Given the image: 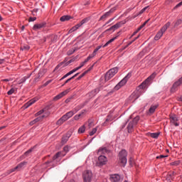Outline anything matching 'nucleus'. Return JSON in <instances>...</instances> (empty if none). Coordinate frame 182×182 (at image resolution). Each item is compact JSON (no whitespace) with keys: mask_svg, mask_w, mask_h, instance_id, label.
Segmentation results:
<instances>
[{"mask_svg":"<svg viewBox=\"0 0 182 182\" xmlns=\"http://www.w3.org/2000/svg\"><path fill=\"white\" fill-rule=\"evenodd\" d=\"M154 77H156V73H153L146 80H145L141 83V85L139 86V90H136L131 95V96L129 97L130 100H132V102L137 100V99H139V97H140V96L141 95V92H143V89H146V86H147L150 81L153 80Z\"/></svg>","mask_w":182,"mask_h":182,"instance_id":"1","label":"nucleus"},{"mask_svg":"<svg viewBox=\"0 0 182 182\" xmlns=\"http://www.w3.org/2000/svg\"><path fill=\"white\" fill-rule=\"evenodd\" d=\"M117 37H114L112 39H110L109 41H108L103 46H97L93 51V53L90 55L85 60L84 62L80 63V65L79 67H77L75 68H74L73 70H75V72H77V70H79V69H82V68H83V66H85V64L87 63V62H89V60H90V59L95 58L96 56V53H97V51L100 50V49H102V48H106V46L110 45V43H112V42H114L115 39Z\"/></svg>","mask_w":182,"mask_h":182,"instance_id":"2","label":"nucleus"},{"mask_svg":"<svg viewBox=\"0 0 182 182\" xmlns=\"http://www.w3.org/2000/svg\"><path fill=\"white\" fill-rule=\"evenodd\" d=\"M84 107H85V104L76 107L75 108V110L73 111H70L67 112L60 119L58 120L57 124H63V123H65L66 120H68V119H70V117H72V116H73L75 113H77V112H79V110H80V109L83 108Z\"/></svg>","mask_w":182,"mask_h":182,"instance_id":"3","label":"nucleus"},{"mask_svg":"<svg viewBox=\"0 0 182 182\" xmlns=\"http://www.w3.org/2000/svg\"><path fill=\"white\" fill-rule=\"evenodd\" d=\"M119 161L123 167L127 164V151L122 149L119 154Z\"/></svg>","mask_w":182,"mask_h":182,"instance_id":"4","label":"nucleus"},{"mask_svg":"<svg viewBox=\"0 0 182 182\" xmlns=\"http://www.w3.org/2000/svg\"><path fill=\"white\" fill-rule=\"evenodd\" d=\"M170 22L166 23L161 28V30L157 33V34L154 37V40L155 41H159V39H160V38H161V36H163L164 32H166V31H167V29H168V28H170Z\"/></svg>","mask_w":182,"mask_h":182,"instance_id":"5","label":"nucleus"},{"mask_svg":"<svg viewBox=\"0 0 182 182\" xmlns=\"http://www.w3.org/2000/svg\"><path fill=\"white\" fill-rule=\"evenodd\" d=\"M119 72V68L117 67L113 68L110 69L107 73L105 74V80L106 82L110 80L116 73Z\"/></svg>","mask_w":182,"mask_h":182,"instance_id":"6","label":"nucleus"},{"mask_svg":"<svg viewBox=\"0 0 182 182\" xmlns=\"http://www.w3.org/2000/svg\"><path fill=\"white\" fill-rule=\"evenodd\" d=\"M130 77H132V73H128V74L123 78V80H122L114 87V90H119V89H120V87H122V86H124V85H126V83H127V81L129 80V79H130Z\"/></svg>","mask_w":182,"mask_h":182,"instance_id":"7","label":"nucleus"},{"mask_svg":"<svg viewBox=\"0 0 182 182\" xmlns=\"http://www.w3.org/2000/svg\"><path fill=\"white\" fill-rule=\"evenodd\" d=\"M92 178H93V173L90 170H87L83 172V182H92Z\"/></svg>","mask_w":182,"mask_h":182,"instance_id":"8","label":"nucleus"},{"mask_svg":"<svg viewBox=\"0 0 182 182\" xmlns=\"http://www.w3.org/2000/svg\"><path fill=\"white\" fill-rule=\"evenodd\" d=\"M140 120V117L136 116L135 117L132 122H130L127 126V130H128V133H132V132H133V127L136 126V124H137V123H139V121Z\"/></svg>","mask_w":182,"mask_h":182,"instance_id":"9","label":"nucleus"},{"mask_svg":"<svg viewBox=\"0 0 182 182\" xmlns=\"http://www.w3.org/2000/svg\"><path fill=\"white\" fill-rule=\"evenodd\" d=\"M26 164H28L27 161L21 162L15 168L10 169L9 171L8 174H11V173H14V171H19V170H21V168H23V167H25V166H26Z\"/></svg>","mask_w":182,"mask_h":182,"instance_id":"10","label":"nucleus"},{"mask_svg":"<svg viewBox=\"0 0 182 182\" xmlns=\"http://www.w3.org/2000/svg\"><path fill=\"white\" fill-rule=\"evenodd\" d=\"M122 25H124V22L121 21L119 23H117L115 25L111 26L109 28H108L107 30V32H109L110 31H112L113 32H114L116 31V29H119V28L122 27Z\"/></svg>","mask_w":182,"mask_h":182,"instance_id":"11","label":"nucleus"},{"mask_svg":"<svg viewBox=\"0 0 182 182\" xmlns=\"http://www.w3.org/2000/svg\"><path fill=\"white\" fill-rule=\"evenodd\" d=\"M110 181L112 182H122L123 178L120 177L119 174H114L110 176Z\"/></svg>","mask_w":182,"mask_h":182,"instance_id":"12","label":"nucleus"},{"mask_svg":"<svg viewBox=\"0 0 182 182\" xmlns=\"http://www.w3.org/2000/svg\"><path fill=\"white\" fill-rule=\"evenodd\" d=\"M72 133H73L72 131H68L67 134L63 136L62 141H61V143L63 144H65L69 140V139H70V136H72Z\"/></svg>","mask_w":182,"mask_h":182,"instance_id":"13","label":"nucleus"},{"mask_svg":"<svg viewBox=\"0 0 182 182\" xmlns=\"http://www.w3.org/2000/svg\"><path fill=\"white\" fill-rule=\"evenodd\" d=\"M69 92H70V88L65 90L59 95H56L54 97V100H59V99H62V97H63V96H66V95H68Z\"/></svg>","mask_w":182,"mask_h":182,"instance_id":"14","label":"nucleus"},{"mask_svg":"<svg viewBox=\"0 0 182 182\" xmlns=\"http://www.w3.org/2000/svg\"><path fill=\"white\" fill-rule=\"evenodd\" d=\"M170 120H171V124H173V126H179L180 124H178V118H177V116L176 115H171L170 116Z\"/></svg>","mask_w":182,"mask_h":182,"instance_id":"15","label":"nucleus"},{"mask_svg":"<svg viewBox=\"0 0 182 182\" xmlns=\"http://www.w3.org/2000/svg\"><path fill=\"white\" fill-rule=\"evenodd\" d=\"M38 100H39V97H38L31 99L24 105L25 109H28V107H29L30 106H32V105H33V103H35L36 102H38Z\"/></svg>","mask_w":182,"mask_h":182,"instance_id":"16","label":"nucleus"},{"mask_svg":"<svg viewBox=\"0 0 182 182\" xmlns=\"http://www.w3.org/2000/svg\"><path fill=\"white\" fill-rule=\"evenodd\" d=\"M106 163H107V158L106 156L101 155L98 157V164L100 166H105Z\"/></svg>","mask_w":182,"mask_h":182,"instance_id":"17","label":"nucleus"},{"mask_svg":"<svg viewBox=\"0 0 182 182\" xmlns=\"http://www.w3.org/2000/svg\"><path fill=\"white\" fill-rule=\"evenodd\" d=\"M180 85H182V77L178 80V81L176 82L172 88H171V92H174V90H176V87H178V86H180Z\"/></svg>","mask_w":182,"mask_h":182,"instance_id":"18","label":"nucleus"},{"mask_svg":"<svg viewBox=\"0 0 182 182\" xmlns=\"http://www.w3.org/2000/svg\"><path fill=\"white\" fill-rule=\"evenodd\" d=\"M45 23H41L39 24H35L33 27V31H38L39 29H42V28H43L45 26Z\"/></svg>","mask_w":182,"mask_h":182,"instance_id":"19","label":"nucleus"},{"mask_svg":"<svg viewBox=\"0 0 182 182\" xmlns=\"http://www.w3.org/2000/svg\"><path fill=\"white\" fill-rule=\"evenodd\" d=\"M43 117H45V116H41V117H38L36 119H35L34 120L31 121L30 122V125L31 126H33V124H35V123H38V122H41V120H42V119H43Z\"/></svg>","mask_w":182,"mask_h":182,"instance_id":"20","label":"nucleus"},{"mask_svg":"<svg viewBox=\"0 0 182 182\" xmlns=\"http://www.w3.org/2000/svg\"><path fill=\"white\" fill-rule=\"evenodd\" d=\"M82 26V24L79 23L78 24L75 25L74 27H73L71 29L69 30L68 33H72V32H75V31H77L79 28Z\"/></svg>","mask_w":182,"mask_h":182,"instance_id":"21","label":"nucleus"},{"mask_svg":"<svg viewBox=\"0 0 182 182\" xmlns=\"http://www.w3.org/2000/svg\"><path fill=\"white\" fill-rule=\"evenodd\" d=\"M72 19V16H63L60 17V21L61 22H66V21H70Z\"/></svg>","mask_w":182,"mask_h":182,"instance_id":"22","label":"nucleus"},{"mask_svg":"<svg viewBox=\"0 0 182 182\" xmlns=\"http://www.w3.org/2000/svg\"><path fill=\"white\" fill-rule=\"evenodd\" d=\"M157 107H159V105H155L151 106V107L149 108V113H151V114H152V113H154V112H156V109H157Z\"/></svg>","mask_w":182,"mask_h":182,"instance_id":"23","label":"nucleus"},{"mask_svg":"<svg viewBox=\"0 0 182 182\" xmlns=\"http://www.w3.org/2000/svg\"><path fill=\"white\" fill-rule=\"evenodd\" d=\"M149 136L150 137H152V139H158L159 136H160V133L157 132V133H150L149 134Z\"/></svg>","mask_w":182,"mask_h":182,"instance_id":"24","label":"nucleus"},{"mask_svg":"<svg viewBox=\"0 0 182 182\" xmlns=\"http://www.w3.org/2000/svg\"><path fill=\"white\" fill-rule=\"evenodd\" d=\"M78 75H79V73H76L73 77H71L70 78L65 80V83L62 86H65V85H66V83H69V82H70V80H73V79H75V77H76Z\"/></svg>","mask_w":182,"mask_h":182,"instance_id":"25","label":"nucleus"},{"mask_svg":"<svg viewBox=\"0 0 182 182\" xmlns=\"http://www.w3.org/2000/svg\"><path fill=\"white\" fill-rule=\"evenodd\" d=\"M109 16H110L109 15V13L107 12L100 18V21H106Z\"/></svg>","mask_w":182,"mask_h":182,"instance_id":"26","label":"nucleus"},{"mask_svg":"<svg viewBox=\"0 0 182 182\" xmlns=\"http://www.w3.org/2000/svg\"><path fill=\"white\" fill-rule=\"evenodd\" d=\"M75 70H73L70 71L69 73L65 74L60 80H63V79H66V77H68V76H70V75H73V73H75Z\"/></svg>","mask_w":182,"mask_h":182,"instance_id":"27","label":"nucleus"},{"mask_svg":"<svg viewBox=\"0 0 182 182\" xmlns=\"http://www.w3.org/2000/svg\"><path fill=\"white\" fill-rule=\"evenodd\" d=\"M86 131V127H85V125L81 126L79 129H78V133L80 134L82 133H83L84 132Z\"/></svg>","mask_w":182,"mask_h":182,"instance_id":"28","label":"nucleus"},{"mask_svg":"<svg viewBox=\"0 0 182 182\" xmlns=\"http://www.w3.org/2000/svg\"><path fill=\"white\" fill-rule=\"evenodd\" d=\"M105 153H107V149L106 148L100 149L98 150V154H105Z\"/></svg>","mask_w":182,"mask_h":182,"instance_id":"29","label":"nucleus"},{"mask_svg":"<svg viewBox=\"0 0 182 182\" xmlns=\"http://www.w3.org/2000/svg\"><path fill=\"white\" fill-rule=\"evenodd\" d=\"M45 73H46V70L45 69L41 70L40 72L38 73V77H42L43 75H45Z\"/></svg>","mask_w":182,"mask_h":182,"instance_id":"30","label":"nucleus"},{"mask_svg":"<svg viewBox=\"0 0 182 182\" xmlns=\"http://www.w3.org/2000/svg\"><path fill=\"white\" fill-rule=\"evenodd\" d=\"M16 92V88H11L10 90L8 91L7 95L11 96V95H14V92Z\"/></svg>","mask_w":182,"mask_h":182,"instance_id":"31","label":"nucleus"},{"mask_svg":"<svg viewBox=\"0 0 182 182\" xmlns=\"http://www.w3.org/2000/svg\"><path fill=\"white\" fill-rule=\"evenodd\" d=\"M90 69H92V67L90 68ZM90 69L87 70V71L84 72L82 75H80L77 78V80H80V79H82V77H83V76H85V75H86V73H87V72H89L90 70Z\"/></svg>","mask_w":182,"mask_h":182,"instance_id":"32","label":"nucleus"},{"mask_svg":"<svg viewBox=\"0 0 182 182\" xmlns=\"http://www.w3.org/2000/svg\"><path fill=\"white\" fill-rule=\"evenodd\" d=\"M181 23H182L181 19H178L174 24V28H177V26H179V25H181Z\"/></svg>","mask_w":182,"mask_h":182,"instance_id":"33","label":"nucleus"},{"mask_svg":"<svg viewBox=\"0 0 182 182\" xmlns=\"http://www.w3.org/2000/svg\"><path fill=\"white\" fill-rule=\"evenodd\" d=\"M21 49L22 50H29V49H31V47H29V46L28 45H24L21 46Z\"/></svg>","mask_w":182,"mask_h":182,"instance_id":"34","label":"nucleus"},{"mask_svg":"<svg viewBox=\"0 0 182 182\" xmlns=\"http://www.w3.org/2000/svg\"><path fill=\"white\" fill-rule=\"evenodd\" d=\"M147 9H149V6L144 7V9H142L140 12L139 13L138 15H141V14H144V12H146V11H147Z\"/></svg>","mask_w":182,"mask_h":182,"instance_id":"35","label":"nucleus"},{"mask_svg":"<svg viewBox=\"0 0 182 182\" xmlns=\"http://www.w3.org/2000/svg\"><path fill=\"white\" fill-rule=\"evenodd\" d=\"M97 132V127L92 129V132H90V136H93L95 133Z\"/></svg>","mask_w":182,"mask_h":182,"instance_id":"36","label":"nucleus"},{"mask_svg":"<svg viewBox=\"0 0 182 182\" xmlns=\"http://www.w3.org/2000/svg\"><path fill=\"white\" fill-rule=\"evenodd\" d=\"M114 11H116V7H113L109 11H107V13L109 14V16H110V15H112V14H113V12H114Z\"/></svg>","mask_w":182,"mask_h":182,"instance_id":"37","label":"nucleus"},{"mask_svg":"<svg viewBox=\"0 0 182 182\" xmlns=\"http://www.w3.org/2000/svg\"><path fill=\"white\" fill-rule=\"evenodd\" d=\"M60 154H62V153H60V152L57 153V154L53 157V160H56V159H58V157H60Z\"/></svg>","mask_w":182,"mask_h":182,"instance_id":"38","label":"nucleus"},{"mask_svg":"<svg viewBox=\"0 0 182 182\" xmlns=\"http://www.w3.org/2000/svg\"><path fill=\"white\" fill-rule=\"evenodd\" d=\"M149 21H150V19L146 21L138 28V31H140L141 28H144V26H146V24L147 23V22H149Z\"/></svg>","mask_w":182,"mask_h":182,"instance_id":"39","label":"nucleus"},{"mask_svg":"<svg viewBox=\"0 0 182 182\" xmlns=\"http://www.w3.org/2000/svg\"><path fill=\"white\" fill-rule=\"evenodd\" d=\"M88 21H89V19H88V18H84V19H82V20L80 21V23L81 26H82V25L86 23V22H88Z\"/></svg>","mask_w":182,"mask_h":182,"instance_id":"40","label":"nucleus"},{"mask_svg":"<svg viewBox=\"0 0 182 182\" xmlns=\"http://www.w3.org/2000/svg\"><path fill=\"white\" fill-rule=\"evenodd\" d=\"M180 164V161H176L171 163V166H178Z\"/></svg>","mask_w":182,"mask_h":182,"instance_id":"41","label":"nucleus"},{"mask_svg":"<svg viewBox=\"0 0 182 182\" xmlns=\"http://www.w3.org/2000/svg\"><path fill=\"white\" fill-rule=\"evenodd\" d=\"M36 21V17H30L28 19V22H33Z\"/></svg>","mask_w":182,"mask_h":182,"instance_id":"42","label":"nucleus"},{"mask_svg":"<svg viewBox=\"0 0 182 182\" xmlns=\"http://www.w3.org/2000/svg\"><path fill=\"white\" fill-rule=\"evenodd\" d=\"M32 153V149H28L27 151L24 153V156H28V154Z\"/></svg>","mask_w":182,"mask_h":182,"instance_id":"43","label":"nucleus"},{"mask_svg":"<svg viewBox=\"0 0 182 182\" xmlns=\"http://www.w3.org/2000/svg\"><path fill=\"white\" fill-rule=\"evenodd\" d=\"M88 127H93V122L90 120L88 121Z\"/></svg>","mask_w":182,"mask_h":182,"instance_id":"44","label":"nucleus"},{"mask_svg":"<svg viewBox=\"0 0 182 182\" xmlns=\"http://www.w3.org/2000/svg\"><path fill=\"white\" fill-rule=\"evenodd\" d=\"M43 112H44L43 109L40 110L39 112H38L36 114V116H41V114H42V113H43Z\"/></svg>","mask_w":182,"mask_h":182,"instance_id":"45","label":"nucleus"},{"mask_svg":"<svg viewBox=\"0 0 182 182\" xmlns=\"http://www.w3.org/2000/svg\"><path fill=\"white\" fill-rule=\"evenodd\" d=\"M182 5V1L178 3L175 7H174V9H177V8H180V6H181Z\"/></svg>","mask_w":182,"mask_h":182,"instance_id":"46","label":"nucleus"},{"mask_svg":"<svg viewBox=\"0 0 182 182\" xmlns=\"http://www.w3.org/2000/svg\"><path fill=\"white\" fill-rule=\"evenodd\" d=\"M165 157H167V156L160 155V156H156V159H164Z\"/></svg>","mask_w":182,"mask_h":182,"instance_id":"47","label":"nucleus"},{"mask_svg":"<svg viewBox=\"0 0 182 182\" xmlns=\"http://www.w3.org/2000/svg\"><path fill=\"white\" fill-rule=\"evenodd\" d=\"M73 53H75V50H70L68 52V55H72Z\"/></svg>","mask_w":182,"mask_h":182,"instance_id":"48","label":"nucleus"},{"mask_svg":"<svg viewBox=\"0 0 182 182\" xmlns=\"http://www.w3.org/2000/svg\"><path fill=\"white\" fill-rule=\"evenodd\" d=\"M64 151H69V147L68 146H65L64 149H63Z\"/></svg>","mask_w":182,"mask_h":182,"instance_id":"49","label":"nucleus"},{"mask_svg":"<svg viewBox=\"0 0 182 182\" xmlns=\"http://www.w3.org/2000/svg\"><path fill=\"white\" fill-rule=\"evenodd\" d=\"M49 83H50V80L46 82L44 84V86H48V85H49Z\"/></svg>","mask_w":182,"mask_h":182,"instance_id":"50","label":"nucleus"},{"mask_svg":"<svg viewBox=\"0 0 182 182\" xmlns=\"http://www.w3.org/2000/svg\"><path fill=\"white\" fill-rule=\"evenodd\" d=\"M70 100H72V98H68L67 100H65V103H69Z\"/></svg>","mask_w":182,"mask_h":182,"instance_id":"51","label":"nucleus"},{"mask_svg":"<svg viewBox=\"0 0 182 182\" xmlns=\"http://www.w3.org/2000/svg\"><path fill=\"white\" fill-rule=\"evenodd\" d=\"M133 42H134V40H133L132 41L129 42L127 46H126V48H127V46H130V45H132V43H133Z\"/></svg>","mask_w":182,"mask_h":182,"instance_id":"52","label":"nucleus"},{"mask_svg":"<svg viewBox=\"0 0 182 182\" xmlns=\"http://www.w3.org/2000/svg\"><path fill=\"white\" fill-rule=\"evenodd\" d=\"M74 119H75V120H79V116H77V115H75V117H74Z\"/></svg>","mask_w":182,"mask_h":182,"instance_id":"53","label":"nucleus"},{"mask_svg":"<svg viewBox=\"0 0 182 182\" xmlns=\"http://www.w3.org/2000/svg\"><path fill=\"white\" fill-rule=\"evenodd\" d=\"M4 62H5V60L1 59L0 60V65H2V63H4Z\"/></svg>","mask_w":182,"mask_h":182,"instance_id":"54","label":"nucleus"},{"mask_svg":"<svg viewBox=\"0 0 182 182\" xmlns=\"http://www.w3.org/2000/svg\"><path fill=\"white\" fill-rule=\"evenodd\" d=\"M82 114H83V112H82L81 114H77V116H78V118L82 117Z\"/></svg>","mask_w":182,"mask_h":182,"instance_id":"55","label":"nucleus"},{"mask_svg":"<svg viewBox=\"0 0 182 182\" xmlns=\"http://www.w3.org/2000/svg\"><path fill=\"white\" fill-rule=\"evenodd\" d=\"M72 62H75V60L74 59H71L68 61V63H72Z\"/></svg>","mask_w":182,"mask_h":182,"instance_id":"56","label":"nucleus"},{"mask_svg":"<svg viewBox=\"0 0 182 182\" xmlns=\"http://www.w3.org/2000/svg\"><path fill=\"white\" fill-rule=\"evenodd\" d=\"M5 127H6V126L0 127V131L5 129Z\"/></svg>","mask_w":182,"mask_h":182,"instance_id":"57","label":"nucleus"},{"mask_svg":"<svg viewBox=\"0 0 182 182\" xmlns=\"http://www.w3.org/2000/svg\"><path fill=\"white\" fill-rule=\"evenodd\" d=\"M137 32H139V30H137L136 31L134 32V33L132 34V36H134V35H136V33H137Z\"/></svg>","mask_w":182,"mask_h":182,"instance_id":"58","label":"nucleus"},{"mask_svg":"<svg viewBox=\"0 0 182 182\" xmlns=\"http://www.w3.org/2000/svg\"><path fill=\"white\" fill-rule=\"evenodd\" d=\"M3 82H9V79H4L3 80Z\"/></svg>","mask_w":182,"mask_h":182,"instance_id":"59","label":"nucleus"},{"mask_svg":"<svg viewBox=\"0 0 182 182\" xmlns=\"http://www.w3.org/2000/svg\"><path fill=\"white\" fill-rule=\"evenodd\" d=\"M50 163H52V161H48L46 162V164H50Z\"/></svg>","mask_w":182,"mask_h":182,"instance_id":"60","label":"nucleus"},{"mask_svg":"<svg viewBox=\"0 0 182 182\" xmlns=\"http://www.w3.org/2000/svg\"><path fill=\"white\" fill-rule=\"evenodd\" d=\"M113 19H114V18H110V19L108 21V22L110 23V22H112V21H113Z\"/></svg>","mask_w":182,"mask_h":182,"instance_id":"61","label":"nucleus"},{"mask_svg":"<svg viewBox=\"0 0 182 182\" xmlns=\"http://www.w3.org/2000/svg\"><path fill=\"white\" fill-rule=\"evenodd\" d=\"M109 120H110V117H108L105 122H109Z\"/></svg>","mask_w":182,"mask_h":182,"instance_id":"62","label":"nucleus"},{"mask_svg":"<svg viewBox=\"0 0 182 182\" xmlns=\"http://www.w3.org/2000/svg\"><path fill=\"white\" fill-rule=\"evenodd\" d=\"M25 29V26H23L22 27H21V31H23Z\"/></svg>","mask_w":182,"mask_h":182,"instance_id":"63","label":"nucleus"},{"mask_svg":"<svg viewBox=\"0 0 182 182\" xmlns=\"http://www.w3.org/2000/svg\"><path fill=\"white\" fill-rule=\"evenodd\" d=\"M179 100L182 102V96L179 98Z\"/></svg>","mask_w":182,"mask_h":182,"instance_id":"64","label":"nucleus"}]
</instances>
